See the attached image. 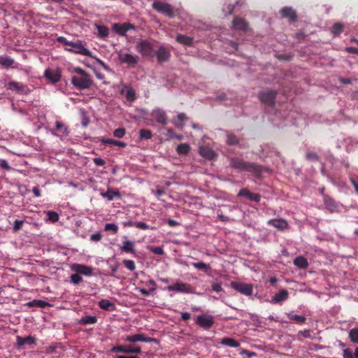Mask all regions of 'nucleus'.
<instances>
[{
  "instance_id": "obj_56",
  "label": "nucleus",
  "mask_w": 358,
  "mask_h": 358,
  "mask_svg": "<svg viewBox=\"0 0 358 358\" xmlns=\"http://www.w3.org/2000/svg\"><path fill=\"white\" fill-rule=\"evenodd\" d=\"M0 166L6 169L7 171H10L11 169L10 166L8 164V162L6 159H0Z\"/></svg>"
},
{
  "instance_id": "obj_57",
  "label": "nucleus",
  "mask_w": 358,
  "mask_h": 358,
  "mask_svg": "<svg viewBox=\"0 0 358 358\" xmlns=\"http://www.w3.org/2000/svg\"><path fill=\"white\" fill-rule=\"evenodd\" d=\"M155 290V287H152L150 289L148 290L144 288L139 289V292L145 296H148L151 294L152 292Z\"/></svg>"
},
{
  "instance_id": "obj_31",
  "label": "nucleus",
  "mask_w": 358,
  "mask_h": 358,
  "mask_svg": "<svg viewBox=\"0 0 358 358\" xmlns=\"http://www.w3.org/2000/svg\"><path fill=\"white\" fill-rule=\"evenodd\" d=\"M27 305L29 307L37 306V307L42 308L48 307V306H50V304L48 302H46V301H42V300H37V299H34L31 301L28 302L27 303Z\"/></svg>"
},
{
  "instance_id": "obj_46",
  "label": "nucleus",
  "mask_w": 358,
  "mask_h": 358,
  "mask_svg": "<svg viewBox=\"0 0 358 358\" xmlns=\"http://www.w3.org/2000/svg\"><path fill=\"white\" fill-rule=\"evenodd\" d=\"M123 264L127 269L131 271H133L136 269V265L133 260L124 259L123 261Z\"/></svg>"
},
{
  "instance_id": "obj_28",
  "label": "nucleus",
  "mask_w": 358,
  "mask_h": 358,
  "mask_svg": "<svg viewBox=\"0 0 358 358\" xmlns=\"http://www.w3.org/2000/svg\"><path fill=\"white\" fill-rule=\"evenodd\" d=\"M99 306L101 309L108 311L114 310L115 308V304L108 299H101L99 302Z\"/></svg>"
},
{
  "instance_id": "obj_47",
  "label": "nucleus",
  "mask_w": 358,
  "mask_h": 358,
  "mask_svg": "<svg viewBox=\"0 0 358 358\" xmlns=\"http://www.w3.org/2000/svg\"><path fill=\"white\" fill-rule=\"evenodd\" d=\"M47 215H48V220L50 221H52V222H55L58 221V220H59V215L57 213H56L55 211H50V210L48 211Z\"/></svg>"
},
{
  "instance_id": "obj_38",
  "label": "nucleus",
  "mask_w": 358,
  "mask_h": 358,
  "mask_svg": "<svg viewBox=\"0 0 358 358\" xmlns=\"http://www.w3.org/2000/svg\"><path fill=\"white\" fill-rule=\"evenodd\" d=\"M192 265L194 268H197L199 270H201V271H204L206 273L208 272V270L210 268V266L208 264H206L204 262H193L192 264Z\"/></svg>"
},
{
  "instance_id": "obj_64",
  "label": "nucleus",
  "mask_w": 358,
  "mask_h": 358,
  "mask_svg": "<svg viewBox=\"0 0 358 358\" xmlns=\"http://www.w3.org/2000/svg\"><path fill=\"white\" fill-rule=\"evenodd\" d=\"M345 51L350 54L358 55V48L354 47H347Z\"/></svg>"
},
{
  "instance_id": "obj_63",
  "label": "nucleus",
  "mask_w": 358,
  "mask_h": 358,
  "mask_svg": "<svg viewBox=\"0 0 358 358\" xmlns=\"http://www.w3.org/2000/svg\"><path fill=\"white\" fill-rule=\"evenodd\" d=\"M93 162L96 166H103L106 164L105 160L99 157L94 158Z\"/></svg>"
},
{
  "instance_id": "obj_44",
  "label": "nucleus",
  "mask_w": 358,
  "mask_h": 358,
  "mask_svg": "<svg viewBox=\"0 0 358 358\" xmlns=\"http://www.w3.org/2000/svg\"><path fill=\"white\" fill-rule=\"evenodd\" d=\"M111 352H123L127 354V352H132V350H127V345H117L111 348Z\"/></svg>"
},
{
  "instance_id": "obj_34",
  "label": "nucleus",
  "mask_w": 358,
  "mask_h": 358,
  "mask_svg": "<svg viewBox=\"0 0 358 358\" xmlns=\"http://www.w3.org/2000/svg\"><path fill=\"white\" fill-rule=\"evenodd\" d=\"M104 198H106L108 201H113L115 196L120 197V194L118 191H113L108 189L107 192L101 194Z\"/></svg>"
},
{
  "instance_id": "obj_53",
  "label": "nucleus",
  "mask_w": 358,
  "mask_h": 358,
  "mask_svg": "<svg viewBox=\"0 0 358 358\" xmlns=\"http://www.w3.org/2000/svg\"><path fill=\"white\" fill-rule=\"evenodd\" d=\"M134 227L138 228V229H143V230L149 229V225H148L146 223L143 222H135L134 223Z\"/></svg>"
},
{
  "instance_id": "obj_32",
  "label": "nucleus",
  "mask_w": 358,
  "mask_h": 358,
  "mask_svg": "<svg viewBox=\"0 0 358 358\" xmlns=\"http://www.w3.org/2000/svg\"><path fill=\"white\" fill-rule=\"evenodd\" d=\"M190 150V145L187 143H180L176 148V151L179 155H187Z\"/></svg>"
},
{
  "instance_id": "obj_27",
  "label": "nucleus",
  "mask_w": 358,
  "mask_h": 358,
  "mask_svg": "<svg viewBox=\"0 0 358 358\" xmlns=\"http://www.w3.org/2000/svg\"><path fill=\"white\" fill-rule=\"evenodd\" d=\"M220 344L227 345L231 348H238L240 346V343L235 339L229 337L223 338L220 342Z\"/></svg>"
},
{
  "instance_id": "obj_45",
  "label": "nucleus",
  "mask_w": 358,
  "mask_h": 358,
  "mask_svg": "<svg viewBox=\"0 0 358 358\" xmlns=\"http://www.w3.org/2000/svg\"><path fill=\"white\" fill-rule=\"evenodd\" d=\"M71 282L75 285H78L83 282V278L78 273H73L70 276Z\"/></svg>"
},
{
  "instance_id": "obj_14",
  "label": "nucleus",
  "mask_w": 358,
  "mask_h": 358,
  "mask_svg": "<svg viewBox=\"0 0 358 358\" xmlns=\"http://www.w3.org/2000/svg\"><path fill=\"white\" fill-rule=\"evenodd\" d=\"M324 205L325 208L331 213L339 210L338 203L334 199L328 195H324Z\"/></svg>"
},
{
  "instance_id": "obj_51",
  "label": "nucleus",
  "mask_w": 358,
  "mask_h": 358,
  "mask_svg": "<svg viewBox=\"0 0 358 358\" xmlns=\"http://www.w3.org/2000/svg\"><path fill=\"white\" fill-rule=\"evenodd\" d=\"M127 350H132V352H127V354H138L141 352V348L139 346L134 348L131 345H127Z\"/></svg>"
},
{
  "instance_id": "obj_7",
  "label": "nucleus",
  "mask_w": 358,
  "mask_h": 358,
  "mask_svg": "<svg viewBox=\"0 0 358 358\" xmlns=\"http://www.w3.org/2000/svg\"><path fill=\"white\" fill-rule=\"evenodd\" d=\"M231 286L235 290L246 296H250L253 292V286L251 284H246L238 282H231Z\"/></svg>"
},
{
  "instance_id": "obj_12",
  "label": "nucleus",
  "mask_w": 358,
  "mask_h": 358,
  "mask_svg": "<svg viewBox=\"0 0 358 358\" xmlns=\"http://www.w3.org/2000/svg\"><path fill=\"white\" fill-rule=\"evenodd\" d=\"M119 59L121 63L127 64L129 66H134L139 60L137 55H134L130 53H124L119 55Z\"/></svg>"
},
{
  "instance_id": "obj_30",
  "label": "nucleus",
  "mask_w": 358,
  "mask_h": 358,
  "mask_svg": "<svg viewBox=\"0 0 358 358\" xmlns=\"http://www.w3.org/2000/svg\"><path fill=\"white\" fill-rule=\"evenodd\" d=\"M15 63V60L7 55L0 56V65L6 68L11 67Z\"/></svg>"
},
{
  "instance_id": "obj_49",
  "label": "nucleus",
  "mask_w": 358,
  "mask_h": 358,
  "mask_svg": "<svg viewBox=\"0 0 358 358\" xmlns=\"http://www.w3.org/2000/svg\"><path fill=\"white\" fill-rule=\"evenodd\" d=\"M250 201L255 202H259L261 199V195L257 193H252L250 192L248 199Z\"/></svg>"
},
{
  "instance_id": "obj_22",
  "label": "nucleus",
  "mask_w": 358,
  "mask_h": 358,
  "mask_svg": "<svg viewBox=\"0 0 358 358\" xmlns=\"http://www.w3.org/2000/svg\"><path fill=\"white\" fill-rule=\"evenodd\" d=\"M71 47L73 48L72 51L75 53L92 57V52L82 44L73 43V45Z\"/></svg>"
},
{
  "instance_id": "obj_13",
  "label": "nucleus",
  "mask_w": 358,
  "mask_h": 358,
  "mask_svg": "<svg viewBox=\"0 0 358 358\" xmlns=\"http://www.w3.org/2000/svg\"><path fill=\"white\" fill-rule=\"evenodd\" d=\"M55 136L64 137L69 135V130L66 125L59 121L55 122V129L51 131Z\"/></svg>"
},
{
  "instance_id": "obj_61",
  "label": "nucleus",
  "mask_w": 358,
  "mask_h": 358,
  "mask_svg": "<svg viewBox=\"0 0 358 358\" xmlns=\"http://www.w3.org/2000/svg\"><path fill=\"white\" fill-rule=\"evenodd\" d=\"M22 224H23V221L18 220H15L14 222V225H13L14 230L18 231V230L21 229Z\"/></svg>"
},
{
  "instance_id": "obj_1",
  "label": "nucleus",
  "mask_w": 358,
  "mask_h": 358,
  "mask_svg": "<svg viewBox=\"0 0 358 358\" xmlns=\"http://www.w3.org/2000/svg\"><path fill=\"white\" fill-rule=\"evenodd\" d=\"M230 164L232 168L252 173L255 175H259L263 171V167L253 162H247L239 157H233L230 160Z\"/></svg>"
},
{
  "instance_id": "obj_48",
  "label": "nucleus",
  "mask_w": 358,
  "mask_h": 358,
  "mask_svg": "<svg viewBox=\"0 0 358 358\" xmlns=\"http://www.w3.org/2000/svg\"><path fill=\"white\" fill-rule=\"evenodd\" d=\"M125 134L126 131L124 128H118L115 129V131H113L114 136L119 138H122L125 135Z\"/></svg>"
},
{
  "instance_id": "obj_58",
  "label": "nucleus",
  "mask_w": 358,
  "mask_h": 358,
  "mask_svg": "<svg viewBox=\"0 0 358 358\" xmlns=\"http://www.w3.org/2000/svg\"><path fill=\"white\" fill-rule=\"evenodd\" d=\"M126 96L128 99L134 100L136 99L135 91L132 89L128 90L127 91Z\"/></svg>"
},
{
  "instance_id": "obj_8",
  "label": "nucleus",
  "mask_w": 358,
  "mask_h": 358,
  "mask_svg": "<svg viewBox=\"0 0 358 358\" xmlns=\"http://www.w3.org/2000/svg\"><path fill=\"white\" fill-rule=\"evenodd\" d=\"M196 322L199 327L208 329L213 327L215 320L211 315H201L197 317Z\"/></svg>"
},
{
  "instance_id": "obj_11",
  "label": "nucleus",
  "mask_w": 358,
  "mask_h": 358,
  "mask_svg": "<svg viewBox=\"0 0 358 358\" xmlns=\"http://www.w3.org/2000/svg\"><path fill=\"white\" fill-rule=\"evenodd\" d=\"M155 55H156L158 62L164 63L169 60L171 52L166 47L160 46L159 49L155 52Z\"/></svg>"
},
{
  "instance_id": "obj_21",
  "label": "nucleus",
  "mask_w": 358,
  "mask_h": 358,
  "mask_svg": "<svg viewBox=\"0 0 358 358\" xmlns=\"http://www.w3.org/2000/svg\"><path fill=\"white\" fill-rule=\"evenodd\" d=\"M289 292L286 289H281L272 298L271 302L274 303H281L288 299Z\"/></svg>"
},
{
  "instance_id": "obj_36",
  "label": "nucleus",
  "mask_w": 358,
  "mask_h": 358,
  "mask_svg": "<svg viewBox=\"0 0 358 358\" xmlns=\"http://www.w3.org/2000/svg\"><path fill=\"white\" fill-rule=\"evenodd\" d=\"M287 317L289 320L294 321L297 324H304L306 321V318L303 315L289 313L287 314Z\"/></svg>"
},
{
  "instance_id": "obj_20",
  "label": "nucleus",
  "mask_w": 358,
  "mask_h": 358,
  "mask_svg": "<svg viewBox=\"0 0 358 358\" xmlns=\"http://www.w3.org/2000/svg\"><path fill=\"white\" fill-rule=\"evenodd\" d=\"M135 243L131 241H123L122 245H119V248L124 252L136 255L134 249Z\"/></svg>"
},
{
  "instance_id": "obj_39",
  "label": "nucleus",
  "mask_w": 358,
  "mask_h": 358,
  "mask_svg": "<svg viewBox=\"0 0 358 358\" xmlns=\"http://www.w3.org/2000/svg\"><path fill=\"white\" fill-rule=\"evenodd\" d=\"M34 343V338L31 336H27L25 338L17 337V343L20 345H23L25 344L31 345Z\"/></svg>"
},
{
  "instance_id": "obj_41",
  "label": "nucleus",
  "mask_w": 358,
  "mask_h": 358,
  "mask_svg": "<svg viewBox=\"0 0 358 358\" xmlns=\"http://www.w3.org/2000/svg\"><path fill=\"white\" fill-rule=\"evenodd\" d=\"M139 136L141 139H150L152 137V134L150 130L146 129H141L139 131Z\"/></svg>"
},
{
  "instance_id": "obj_26",
  "label": "nucleus",
  "mask_w": 358,
  "mask_h": 358,
  "mask_svg": "<svg viewBox=\"0 0 358 358\" xmlns=\"http://www.w3.org/2000/svg\"><path fill=\"white\" fill-rule=\"evenodd\" d=\"M176 41L180 44L191 46L193 43V38L183 34H178L176 36Z\"/></svg>"
},
{
  "instance_id": "obj_40",
  "label": "nucleus",
  "mask_w": 358,
  "mask_h": 358,
  "mask_svg": "<svg viewBox=\"0 0 358 358\" xmlns=\"http://www.w3.org/2000/svg\"><path fill=\"white\" fill-rule=\"evenodd\" d=\"M349 338L352 343H358V328H354L350 330Z\"/></svg>"
},
{
  "instance_id": "obj_3",
  "label": "nucleus",
  "mask_w": 358,
  "mask_h": 358,
  "mask_svg": "<svg viewBox=\"0 0 358 358\" xmlns=\"http://www.w3.org/2000/svg\"><path fill=\"white\" fill-rule=\"evenodd\" d=\"M277 92L275 90H266L259 92L258 97L260 101L266 106L273 107L275 104Z\"/></svg>"
},
{
  "instance_id": "obj_10",
  "label": "nucleus",
  "mask_w": 358,
  "mask_h": 358,
  "mask_svg": "<svg viewBox=\"0 0 358 358\" xmlns=\"http://www.w3.org/2000/svg\"><path fill=\"white\" fill-rule=\"evenodd\" d=\"M124 341L127 342H132V343H136V342H138V341L150 343V342H156L157 339L150 338V337H147L143 334H134V335L127 336V337L124 338Z\"/></svg>"
},
{
  "instance_id": "obj_2",
  "label": "nucleus",
  "mask_w": 358,
  "mask_h": 358,
  "mask_svg": "<svg viewBox=\"0 0 358 358\" xmlns=\"http://www.w3.org/2000/svg\"><path fill=\"white\" fill-rule=\"evenodd\" d=\"M136 50L141 54L143 57H153L155 56L154 45L148 40H141L136 45Z\"/></svg>"
},
{
  "instance_id": "obj_62",
  "label": "nucleus",
  "mask_w": 358,
  "mask_h": 358,
  "mask_svg": "<svg viewBox=\"0 0 358 358\" xmlns=\"http://www.w3.org/2000/svg\"><path fill=\"white\" fill-rule=\"evenodd\" d=\"M299 334L302 335L305 338H312L310 330L306 329L303 331H299Z\"/></svg>"
},
{
  "instance_id": "obj_17",
  "label": "nucleus",
  "mask_w": 358,
  "mask_h": 358,
  "mask_svg": "<svg viewBox=\"0 0 358 358\" xmlns=\"http://www.w3.org/2000/svg\"><path fill=\"white\" fill-rule=\"evenodd\" d=\"M44 76L52 83H57L60 80L61 73L59 70L48 69L45 71Z\"/></svg>"
},
{
  "instance_id": "obj_4",
  "label": "nucleus",
  "mask_w": 358,
  "mask_h": 358,
  "mask_svg": "<svg viewBox=\"0 0 358 358\" xmlns=\"http://www.w3.org/2000/svg\"><path fill=\"white\" fill-rule=\"evenodd\" d=\"M152 8L158 13L168 16L169 18L175 17V13L173 7L168 3H164L160 1H155L152 3Z\"/></svg>"
},
{
  "instance_id": "obj_5",
  "label": "nucleus",
  "mask_w": 358,
  "mask_h": 358,
  "mask_svg": "<svg viewBox=\"0 0 358 358\" xmlns=\"http://www.w3.org/2000/svg\"><path fill=\"white\" fill-rule=\"evenodd\" d=\"M166 289L168 291H175L184 294L195 293V289L191 285L180 281L176 282L173 285H169Z\"/></svg>"
},
{
  "instance_id": "obj_33",
  "label": "nucleus",
  "mask_w": 358,
  "mask_h": 358,
  "mask_svg": "<svg viewBox=\"0 0 358 358\" xmlns=\"http://www.w3.org/2000/svg\"><path fill=\"white\" fill-rule=\"evenodd\" d=\"M97 317L96 316L87 315L83 317L80 320V323L84 325L93 324L96 323Z\"/></svg>"
},
{
  "instance_id": "obj_6",
  "label": "nucleus",
  "mask_w": 358,
  "mask_h": 358,
  "mask_svg": "<svg viewBox=\"0 0 358 358\" xmlns=\"http://www.w3.org/2000/svg\"><path fill=\"white\" fill-rule=\"evenodd\" d=\"M72 84L78 89L85 90L88 89L92 85V80L90 76H73L71 78Z\"/></svg>"
},
{
  "instance_id": "obj_35",
  "label": "nucleus",
  "mask_w": 358,
  "mask_h": 358,
  "mask_svg": "<svg viewBox=\"0 0 358 358\" xmlns=\"http://www.w3.org/2000/svg\"><path fill=\"white\" fill-rule=\"evenodd\" d=\"M226 143L228 145H237L239 143V139L235 134L228 132Z\"/></svg>"
},
{
  "instance_id": "obj_9",
  "label": "nucleus",
  "mask_w": 358,
  "mask_h": 358,
  "mask_svg": "<svg viewBox=\"0 0 358 358\" xmlns=\"http://www.w3.org/2000/svg\"><path fill=\"white\" fill-rule=\"evenodd\" d=\"M71 268L75 273H78V274L83 275L87 277H90L93 275V268L91 266L81 264H73L71 266Z\"/></svg>"
},
{
  "instance_id": "obj_29",
  "label": "nucleus",
  "mask_w": 358,
  "mask_h": 358,
  "mask_svg": "<svg viewBox=\"0 0 358 358\" xmlns=\"http://www.w3.org/2000/svg\"><path fill=\"white\" fill-rule=\"evenodd\" d=\"M294 264L300 268H306L308 266V260L303 256H298L294 260Z\"/></svg>"
},
{
  "instance_id": "obj_42",
  "label": "nucleus",
  "mask_w": 358,
  "mask_h": 358,
  "mask_svg": "<svg viewBox=\"0 0 358 358\" xmlns=\"http://www.w3.org/2000/svg\"><path fill=\"white\" fill-rule=\"evenodd\" d=\"M99 36L101 38H105L108 36V29L106 26L98 25L96 26Z\"/></svg>"
},
{
  "instance_id": "obj_59",
  "label": "nucleus",
  "mask_w": 358,
  "mask_h": 358,
  "mask_svg": "<svg viewBox=\"0 0 358 358\" xmlns=\"http://www.w3.org/2000/svg\"><path fill=\"white\" fill-rule=\"evenodd\" d=\"M250 193V192L248 189H241L238 193V196H245L247 199H248Z\"/></svg>"
},
{
  "instance_id": "obj_55",
  "label": "nucleus",
  "mask_w": 358,
  "mask_h": 358,
  "mask_svg": "<svg viewBox=\"0 0 358 358\" xmlns=\"http://www.w3.org/2000/svg\"><path fill=\"white\" fill-rule=\"evenodd\" d=\"M343 358H354L352 350L350 348H345L343 352Z\"/></svg>"
},
{
  "instance_id": "obj_50",
  "label": "nucleus",
  "mask_w": 358,
  "mask_h": 358,
  "mask_svg": "<svg viewBox=\"0 0 358 358\" xmlns=\"http://www.w3.org/2000/svg\"><path fill=\"white\" fill-rule=\"evenodd\" d=\"M150 251L157 255H162L164 254V250L161 247H150Z\"/></svg>"
},
{
  "instance_id": "obj_18",
  "label": "nucleus",
  "mask_w": 358,
  "mask_h": 358,
  "mask_svg": "<svg viewBox=\"0 0 358 358\" xmlns=\"http://www.w3.org/2000/svg\"><path fill=\"white\" fill-rule=\"evenodd\" d=\"M233 27L236 29L246 31L248 27V22L239 17H235L232 22Z\"/></svg>"
},
{
  "instance_id": "obj_15",
  "label": "nucleus",
  "mask_w": 358,
  "mask_h": 358,
  "mask_svg": "<svg viewBox=\"0 0 358 358\" xmlns=\"http://www.w3.org/2000/svg\"><path fill=\"white\" fill-rule=\"evenodd\" d=\"M134 28L135 27L130 23L114 24L113 26V30L117 34L123 36H126L127 31L134 29Z\"/></svg>"
},
{
  "instance_id": "obj_43",
  "label": "nucleus",
  "mask_w": 358,
  "mask_h": 358,
  "mask_svg": "<svg viewBox=\"0 0 358 358\" xmlns=\"http://www.w3.org/2000/svg\"><path fill=\"white\" fill-rule=\"evenodd\" d=\"M118 226L113 223H107L105 224L104 230L106 231H112L114 234L118 231Z\"/></svg>"
},
{
  "instance_id": "obj_54",
  "label": "nucleus",
  "mask_w": 358,
  "mask_h": 358,
  "mask_svg": "<svg viewBox=\"0 0 358 358\" xmlns=\"http://www.w3.org/2000/svg\"><path fill=\"white\" fill-rule=\"evenodd\" d=\"M102 238V234L100 232L93 234L90 236V240L92 241L99 242Z\"/></svg>"
},
{
  "instance_id": "obj_24",
  "label": "nucleus",
  "mask_w": 358,
  "mask_h": 358,
  "mask_svg": "<svg viewBox=\"0 0 358 358\" xmlns=\"http://www.w3.org/2000/svg\"><path fill=\"white\" fill-rule=\"evenodd\" d=\"M153 116L155 120L163 125H166L167 124V116L164 111L161 110H157L153 113Z\"/></svg>"
},
{
  "instance_id": "obj_16",
  "label": "nucleus",
  "mask_w": 358,
  "mask_h": 358,
  "mask_svg": "<svg viewBox=\"0 0 358 358\" xmlns=\"http://www.w3.org/2000/svg\"><path fill=\"white\" fill-rule=\"evenodd\" d=\"M282 17L288 18L291 22H296L297 15L296 11L292 7H283L280 10Z\"/></svg>"
},
{
  "instance_id": "obj_37",
  "label": "nucleus",
  "mask_w": 358,
  "mask_h": 358,
  "mask_svg": "<svg viewBox=\"0 0 358 358\" xmlns=\"http://www.w3.org/2000/svg\"><path fill=\"white\" fill-rule=\"evenodd\" d=\"M343 31V24L339 22L335 23L331 28V33L334 36H339Z\"/></svg>"
},
{
  "instance_id": "obj_52",
  "label": "nucleus",
  "mask_w": 358,
  "mask_h": 358,
  "mask_svg": "<svg viewBox=\"0 0 358 358\" xmlns=\"http://www.w3.org/2000/svg\"><path fill=\"white\" fill-rule=\"evenodd\" d=\"M306 158H307V159H308L310 161H318L319 160L318 155H317V153L313 152H308L306 155Z\"/></svg>"
},
{
  "instance_id": "obj_23",
  "label": "nucleus",
  "mask_w": 358,
  "mask_h": 358,
  "mask_svg": "<svg viewBox=\"0 0 358 358\" xmlns=\"http://www.w3.org/2000/svg\"><path fill=\"white\" fill-rule=\"evenodd\" d=\"M199 154L203 157H205L208 159H213L215 157V152L208 148V147H205V146H201L199 148Z\"/></svg>"
},
{
  "instance_id": "obj_60",
  "label": "nucleus",
  "mask_w": 358,
  "mask_h": 358,
  "mask_svg": "<svg viewBox=\"0 0 358 358\" xmlns=\"http://www.w3.org/2000/svg\"><path fill=\"white\" fill-rule=\"evenodd\" d=\"M58 41L63 43L64 45H68V46H72L73 45V42H71V41H69L66 39V38L63 37V36H60L58 38Z\"/></svg>"
},
{
  "instance_id": "obj_25",
  "label": "nucleus",
  "mask_w": 358,
  "mask_h": 358,
  "mask_svg": "<svg viewBox=\"0 0 358 358\" xmlns=\"http://www.w3.org/2000/svg\"><path fill=\"white\" fill-rule=\"evenodd\" d=\"M24 85L22 83L10 81L7 84V89L10 90H15L17 92H23L24 90Z\"/></svg>"
},
{
  "instance_id": "obj_19",
  "label": "nucleus",
  "mask_w": 358,
  "mask_h": 358,
  "mask_svg": "<svg viewBox=\"0 0 358 358\" xmlns=\"http://www.w3.org/2000/svg\"><path fill=\"white\" fill-rule=\"evenodd\" d=\"M268 223L279 230H284L288 227V224L284 219H272Z\"/></svg>"
}]
</instances>
